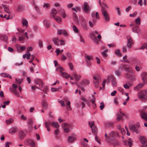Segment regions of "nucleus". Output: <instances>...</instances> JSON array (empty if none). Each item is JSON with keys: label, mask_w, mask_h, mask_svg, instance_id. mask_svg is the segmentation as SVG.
Returning a JSON list of instances; mask_svg holds the SVG:
<instances>
[{"label": "nucleus", "mask_w": 147, "mask_h": 147, "mask_svg": "<svg viewBox=\"0 0 147 147\" xmlns=\"http://www.w3.org/2000/svg\"><path fill=\"white\" fill-rule=\"evenodd\" d=\"M98 32L97 31H94L90 34V38L93 42L96 44H97L100 41V39L101 38V36L100 34L98 35L97 38L96 35L98 34Z\"/></svg>", "instance_id": "nucleus-1"}, {"label": "nucleus", "mask_w": 147, "mask_h": 147, "mask_svg": "<svg viewBox=\"0 0 147 147\" xmlns=\"http://www.w3.org/2000/svg\"><path fill=\"white\" fill-rule=\"evenodd\" d=\"M119 137L118 133L115 131H112L109 132L108 137L106 140L107 142L111 143V142L116 139Z\"/></svg>", "instance_id": "nucleus-2"}, {"label": "nucleus", "mask_w": 147, "mask_h": 147, "mask_svg": "<svg viewBox=\"0 0 147 147\" xmlns=\"http://www.w3.org/2000/svg\"><path fill=\"white\" fill-rule=\"evenodd\" d=\"M56 70L61 73V75L64 78H67L70 77V75H68L66 73L62 72L63 71H64V69L61 67H58L56 69Z\"/></svg>", "instance_id": "nucleus-3"}, {"label": "nucleus", "mask_w": 147, "mask_h": 147, "mask_svg": "<svg viewBox=\"0 0 147 147\" xmlns=\"http://www.w3.org/2000/svg\"><path fill=\"white\" fill-rule=\"evenodd\" d=\"M147 90H141L138 93V95L139 98L145 99L147 98Z\"/></svg>", "instance_id": "nucleus-4"}, {"label": "nucleus", "mask_w": 147, "mask_h": 147, "mask_svg": "<svg viewBox=\"0 0 147 147\" xmlns=\"http://www.w3.org/2000/svg\"><path fill=\"white\" fill-rule=\"evenodd\" d=\"M89 124L91 129L92 133L94 134H97V127L95 126L94 121H89Z\"/></svg>", "instance_id": "nucleus-5"}, {"label": "nucleus", "mask_w": 147, "mask_h": 147, "mask_svg": "<svg viewBox=\"0 0 147 147\" xmlns=\"http://www.w3.org/2000/svg\"><path fill=\"white\" fill-rule=\"evenodd\" d=\"M127 47L128 48L130 49L131 48L132 45L134 44V42L132 38L129 35L127 36Z\"/></svg>", "instance_id": "nucleus-6"}, {"label": "nucleus", "mask_w": 147, "mask_h": 147, "mask_svg": "<svg viewBox=\"0 0 147 147\" xmlns=\"http://www.w3.org/2000/svg\"><path fill=\"white\" fill-rule=\"evenodd\" d=\"M140 127L139 125H130L129 126V128L133 132H135L137 134L138 133V130L139 127Z\"/></svg>", "instance_id": "nucleus-7"}, {"label": "nucleus", "mask_w": 147, "mask_h": 147, "mask_svg": "<svg viewBox=\"0 0 147 147\" xmlns=\"http://www.w3.org/2000/svg\"><path fill=\"white\" fill-rule=\"evenodd\" d=\"M94 80L93 81L94 84L96 88H98L99 86V84L100 80V78L99 76L94 77Z\"/></svg>", "instance_id": "nucleus-8"}, {"label": "nucleus", "mask_w": 147, "mask_h": 147, "mask_svg": "<svg viewBox=\"0 0 147 147\" xmlns=\"http://www.w3.org/2000/svg\"><path fill=\"white\" fill-rule=\"evenodd\" d=\"M102 13L105 21L106 22L109 21L110 20V16L108 12L107 11L106 12L104 11Z\"/></svg>", "instance_id": "nucleus-9"}, {"label": "nucleus", "mask_w": 147, "mask_h": 147, "mask_svg": "<svg viewBox=\"0 0 147 147\" xmlns=\"http://www.w3.org/2000/svg\"><path fill=\"white\" fill-rule=\"evenodd\" d=\"M83 11L86 13H88L90 11L88 3L86 2L84 3Z\"/></svg>", "instance_id": "nucleus-10"}, {"label": "nucleus", "mask_w": 147, "mask_h": 147, "mask_svg": "<svg viewBox=\"0 0 147 147\" xmlns=\"http://www.w3.org/2000/svg\"><path fill=\"white\" fill-rule=\"evenodd\" d=\"M34 82L35 84H38L40 86L42 87L44 85V82L39 78L35 79L34 80Z\"/></svg>", "instance_id": "nucleus-11"}, {"label": "nucleus", "mask_w": 147, "mask_h": 147, "mask_svg": "<svg viewBox=\"0 0 147 147\" xmlns=\"http://www.w3.org/2000/svg\"><path fill=\"white\" fill-rule=\"evenodd\" d=\"M109 79L112 80V86L113 87H116L117 85L116 79L115 78H113L112 76H110L108 77V80H109Z\"/></svg>", "instance_id": "nucleus-12"}, {"label": "nucleus", "mask_w": 147, "mask_h": 147, "mask_svg": "<svg viewBox=\"0 0 147 147\" xmlns=\"http://www.w3.org/2000/svg\"><path fill=\"white\" fill-rule=\"evenodd\" d=\"M139 140L142 144H145L147 143V139L144 136H141L139 138Z\"/></svg>", "instance_id": "nucleus-13"}, {"label": "nucleus", "mask_w": 147, "mask_h": 147, "mask_svg": "<svg viewBox=\"0 0 147 147\" xmlns=\"http://www.w3.org/2000/svg\"><path fill=\"white\" fill-rule=\"evenodd\" d=\"M127 65H122V67H121V68H123L125 71L127 72L132 73V71L130 69V68L129 67H127L126 66Z\"/></svg>", "instance_id": "nucleus-14"}, {"label": "nucleus", "mask_w": 147, "mask_h": 147, "mask_svg": "<svg viewBox=\"0 0 147 147\" xmlns=\"http://www.w3.org/2000/svg\"><path fill=\"white\" fill-rule=\"evenodd\" d=\"M26 135V132L24 131H21L19 133L18 136L20 139H23Z\"/></svg>", "instance_id": "nucleus-15"}, {"label": "nucleus", "mask_w": 147, "mask_h": 147, "mask_svg": "<svg viewBox=\"0 0 147 147\" xmlns=\"http://www.w3.org/2000/svg\"><path fill=\"white\" fill-rule=\"evenodd\" d=\"M140 113V115L141 118L147 121V114L143 111H141Z\"/></svg>", "instance_id": "nucleus-16"}, {"label": "nucleus", "mask_w": 147, "mask_h": 147, "mask_svg": "<svg viewBox=\"0 0 147 147\" xmlns=\"http://www.w3.org/2000/svg\"><path fill=\"white\" fill-rule=\"evenodd\" d=\"M58 12L60 15L63 18L66 17V15L65 11L61 8H60L58 10Z\"/></svg>", "instance_id": "nucleus-17"}, {"label": "nucleus", "mask_w": 147, "mask_h": 147, "mask_svg": "<svg viewBox=\"0 0 147 147\" xmlns=\"http://www.w3.org/2000/svg\"><path fill=\"white\" fill-rule=\"evenodd\" d=\"M142 80L144 83L147 82V73H143L142 74Z\"/></svg>", "instance_id": "nucleus-18"}, {"label": "nucleus", "mask_w": 147, "mask_h": 147, "mask_svg": "<svg viewBox=\"0 0 147 147\" xmlns=\"http://www.w3.org/2000/svg\"><path fill=\"white\" fill-rule=\"evenodd\" d=\"M63 126L64 127V130L65 132L67 133L69 131V126L68 124L67 123H63Z\"/></svg>", "instance_id": "nucleus-19"}, {"label": "nucleus", "mask_w": 147, "mask_h": 147, "mask_svg": "<svg viewBox=\"0 0 147 147\" xmlns=\"http://www.w3.org/2000/svg\"><path fill=\"white\" fill-rule=\"evenodd\" d=\"M17 130V128L16 127H13L10 129L9 130V132L10 134H13L16 133Z\"/></svg>", "instance_id": "nucleus-20"}, {"label": "nucleus", "mask_w": 147, "mask_h": 147, "mask_svg": "<svg viewBox=\"0 0 147 147\" xmlns=\"http://www.w3.org/2000/svg\"><path fill=\"white\" fill-rule=\"evenodd\" d=\"M72 75L77 81L79 80L81 76V75L77 74L75 72L73 73Z\"/></svg>", "instance_id": "nucleus-21"}, {"label": "nucleus", "mask_w": 147, "mask_h": 147, "mask_svg": "<svg viewBox=\"0 0 147 147\" xmlns=\"http://www.w3.org/2000/svg\"><path fill=\"white\" fill-rule=\"evenodd\" d=\"M132 30L134 32L138 34L140 32V30L139 27L136 25L134 26V27L132 28Z\"/></svg>", "instance_id": "nucleus-22"}, {"label": "nucleus", "mask_w": 147, "mask_h": 147, "mask_svg": "<svg viewBox=\"0 0 147 147\" xmlns=\"http://www.w3.org/2000/svg\"><path fill=\"white\" fill-rule=\"evenodd\" d=\"M8 38V37L6 35H0V39L6 42Z\"/></svg>", "instance_id": "nucleus-23"}, {"label": "nucleus", "mask_w": 147, "mask_h": 147, "mask_svg": "<svg viewBox=\"0 0 147 147\" xmlns=\"http://www.w3.org/2000/svg\"><path fill=\"white\" fill-rule=\"evenodd\" d=\"M55 16H56L54 15H51V17L53 18L58 23H61L62 21L61 18L59 17H57V18H55Z\"/></svg>", "instance_id": "nucleus-24"}, {"label": "nucleus", "mask_w": 147, "mask_h": 147, "mask_svg": "<svg viewBox=\"0 0 147 147\" xmlns=\"http://www.w3.org/2000/svg\"><path fill=\"white\" fill-rule=\"evenodd\" d=\"M26 142L29 145L32 147H34L35 146V143L32 140L27 139Z\"/></svg>", "instance_id": "nucleus-25"}, {"label": "nucleus", "mask_w": 147, "mask_h": 147, "mask_svg": "<svg viewBox=\"0 0 147 147\" xmlns=\"http://www.w3.org/2000/svg\"><path fill=\"white\" fill-rule=\"evenodd\" d=\"M42 107L46 109L48 105L47 101L43 99L42 101Z\"/></svg>", "instance_id": "nucleus-26"}, {"label": "nucleus", "mask_w": 147, "mask_h": 147, "mask_svg": "<svg viewBox=\"0 0 147 147\" xmlns=\"http://www.w3.org/2000/svg\"><path fill=\"white\" fill-rule=\"evenodd\" d=\"M51 125L53 127L57 128H58L59 127V125L58 124V123L54 121H52L51 122Z\"/></svg>", "instance_id": "nucleus-27"}, {"label": "nucleus", "mask_w": 147, "mask_h": 147, "mask_svg": "<svg viewBox=\"0 0 147 147\" xmlns=\"http://www.w3.org/2000/svg\"><path fill=\"white\" fill-rule=\"evenodd\" d=\"M0 75L2 77L9 78L11 79L12 78L11 76L6 73H1L0 74Z\"/></svg>", "instance_id": "nucleus-28"}, {"label": "nucleus", "mask_w": 147, "mask_h": 147, "mask_svg": "<svg viewBox=\"0 0 147 147\" xmlns=\"http://www.w3.org/2000/svg\"><path fill=\"white\" fill-rule=\"evenodd\" d=\"M2 6L3 7L4 11L8 13H10V11L7 6L6 5L2 4Z\"/></svg>", "instance_id": "nucleus-29"}, {"label": "nucleus", "mask_w": 147, "mask_h": 147, "mask_svg": "<svg viewBox=\"0 0 147 147\" xmlns=\"http://www.w3.org/2000/svg\"><path fill=\"white\" fill-rule=\"evenodd\" d=\"M76 140V138L74 137L70 136L68 138V141L70 143H73Z\"/></svg>", "instance_id": "nucleus-30"}, {"label": "nucleus", "mask_w": 147, "mask_h": 147, "mask_svg": "<svg viewBox=\"0 0 147 147\" xmlns=\"http://www.w3.org/2000/svg\"><path fill=\"white\" fill-rule=\"evenodd\" d=\"M16 10L18 12L22 11L24 10V7L23 6L20 5L17 8Z\"/></svg>", "instance_id": "nucleus-31"}, {"label": "nucleus", "mask_w": 147, "mask_h": 147, "mask_svg": "<svg viewBox=\"0 0 147 147\" xmlns=\"http://www.w3.org/2000/svg\"><path fill=\"white\" fill-rule=\"evenodd\" d=\"M52 40L56 45H59V39L57 38H52Z\"/></svg>", "instance_id": "nucleus-32"}, {"label": "nucleus", "mask_w": 147, "mask_h": 147, "mask_svg": "<svg viewBox=\"0 0 147 147\" xmlns=\"http://www.w3.org/2000/svg\"><path fill=\"white\" fill-rule=\"evenodd\" d=\"M45 122L44 123V124H45V127L46 128H50V125H51V123L50 121H46L45 120Z\"/></svg>", "instance_id": "nucleus-33"}, {"label": "nucleus", "mask_w": 147, "mask_h": 147, "mask_svg": "<svg viewBox=\"0 0 147 147\" xmlns=\"http://www.w3.org/2000/svg\"><path fill=\"white\" fill-rule=\"evenodd\" d=\"M22 24L23 26L27 27L28 26V22L25 19L22 18Z\"/></svg>", "instance_id": "nucleus-34"}, {"label": "nucleus", "mask_w": 147, "mask_h": 147, "mask_svg": "<svg viewBox=\"0 0 147 147\" xmlns=\"http://www.w3.org/2000/svg\"><path fill=\"white\" fill-rule=\"evenodd\" d=\"M133 141L131 138H129L128 140V143L129 147H131L133 145Z\"/></svg>", "instance_id": "nucleus-35"}, {"label": "nucleus", "mask_w": 147, "mask_h": 147, "mask_svg": "<svg viewBox=\"0 0 147 147\" xmlns=\"http://www.w3.org/2000/svg\"><path fill=\"white\" fill-rule=\"evenodd\" d=\"M89 81L87 80H84L82 82V84L83 85H87L89 84Z\"/></svg>", "instance_id": "nucleus-36"}, {"label": "nucleus", "mask_w": 147, "mask_h": 147, "mask_svg": "<svg viewBox=\"0 0 147 147\" xmlns=\"http://www.w3.org/2000/svg\"><path fill=\"white\" fill-rule=\"evenodd\" d=\"M43 23L45 26L47 28H48L49 27L50 24L47 20H44L43 21Z\"/></svg>", "instance_id": "nucleus-37"}, {"label": "nucleus", "mask_w": 147, "mask_h": 147, "mask_svg": "<svg viewBox=\"0 0 147 147\" xmlns=\"http://www.w3.org/2000/svg\"><path fill=\"white\" fill-rule=\"evenodd\" d=\"M120 50L118 49L116 50L115 51V53L116 55L119 57H121L122 55V54L120 53Z\"/></svg>", "instance_id": "nucleus-38"}, {"label": "nucleus", "mask_w": 147, "mask_h": 147, "mask_svg": "<svg viewBox=\"0 0 147 147\" xmlns=\"http://www.w3.org/2000/svg\"><path fill=\"white\" fill-rule=\"evenodd\" d=\"M23 80L22 79H20L18 78L16 79V83L19 84H20L22 82Z\"/></svg>", "instance_id": "nucleus-39"}, {"label": "nucleus", "mask_w": 147, "mask_h": 147, "mask_svg": "<svg viewBox=\"0 0 147 147\" xmlns=\"http://www.w3.org/2000/svg\"><path fill=\"white\" fill-rule=\"evenodd\" d=\"M135 21L137 25H140L141 22L140 17H138L136 19Z\"/></svg>", "instance_id": "nucleus-40"}, {"label": "nucleus", "mask_w": 147, "mask_h": 147, "mask_svg": "<svg viewBox=\"0 0 147 147\" xmlns=\"http://www.w3.org/2000/svg\"><path fill=\"white\" fill-rule=\"evenodd\" d=\"M106 125L109 127H113L114 126V124L112 122H108L107 123Z\"/></svg>", "instance_id": "nucleus-41"}, {"label": "nucleus", "mask_w": 147, "mask_h": 147, "mask_svg": "<svg viewBox=\"0 0 147 147\" xmlns=\"http://www.w3.org/2000/svg\"><path fill=\"white\" fill-rule=\"evenodd\" d=\"M25 37L24 35H22L21 36L19 37V39L21 42H22L25 39Z\"/></svg>", "instance_id": "nucleus-42"}, {"label": "nucleus", "mask_w": 147, "mask_h": 147, "mask_svg": "<svg viewBox=\"0 0 147 147\" xmlns=\"http://www.w3.org/2000/svg\"><path fill=\"white\" fill-rule=\"evenodd\" d=\"M72 28L74 32L76 33H78L79 32L77 28L75 26H72Z\"/></svg>", "instance_id": "nucleus-43"}, {"label": "nucleus", "mask_w": 147, "mask_h": 147, "mask_svg": "<svg viewBox=\"0 0 147 147\" xmlns=\"http://www.w3.org/2000/svg\"><path fill=\"white\" fill-rule=\"evenodd\" d=\"M134 63L136 65H139L140 64V63L139 60L136 59L134 61Z\"/></svg>", "instance_id": "nucleus-44"}, {"label": "nucleus", "mask_w": 147, "mask_h": 147, "mask_svg": "<svg viewBox=\"0 0 147 147\" xmlns=\"http://www.w3.org/2000/svg\"><path fill=\"white\" fill-rule=\"evenodd\" d=\"M66 55L69 59H73V57L71 56V54L69 52H67L66 53Z\"/></svg>", "instance_id": "nucleus-45"}, {"label": "nucleus", "mask_w": 147, "mask_h": 147, "mask_svg": "<svg viewBox=\"0 0 147 147\" xmlns=\"http://www.w3.org/2000/svg\"><path fill=\"white\" fill-rule=\"evenodd\" d=\"M63 35L65 36H68V34L66 31L64 30H62V34Z\"/></svg>", "instance_id": "nucleus-46"}, {"label": "nucleus", "mask_w": 147, "mask_h": 147, "mask_svg": "<svg viewBox=\"0 0 147 147\" xmlns=\"http://www.w3.org/2000/svg\"><path fill=\"white\" fill-rule=\"evenodd\" d=\"M13 92L15 93V94L17 96L19 97L20 96V94L19 93L17 92L16 90H13Z\"/></svg>", "instance_id": "nucleus-47"}, {"label": "nucleus", "mask_w": 147, "mask_h": 147, "mask_svg": "<svg viewBox=\"0 0 147 147\" xmlns=\"http://www.w3.org/2000/svg\"><path fill=\"white\" fill-rule=\"evenodd\" d=\"M143 86V85L142 84H139L135 88L137 90H139Z\"/></svg>", "instance_id": "nucleus-48"}, {"label": "nucleus", "mask_w": 147, "mask_h": 147, "mask_svg": "<svg viewBox=\"0 0 147 147\" xmlns=\"http://www.w3.org/2000/svg\"><path fill=\"white\" fill-rule=\"evenodd\" d=\"M33 123V121L31 119H30L28 120V123L30 126H32Z\"/></svg>", "instance_id": "nucleus-49"}, {"label": "nucleus", "mask_w": 147, "mask_h": 147, "mask_svg": "<svg viewBox=\"0 0 147 147\" xmlns=\"http://www.w3.org/2000/svg\"><path fill=\"white\" fill-rule=\"evenodd\" d=\"M74 13V18L75 19L76 21V22L78 23L79 22V20L78 19L77 15L76 14L74 13Z\"/></svg>", "instance_id": "nucleus-50"}, {"label": "nucleus", "mask_w": 147, "mask_h": 147, "mask_svg": "<svg viewBox=\"0 0 147 147\" xmlns=\"http://www.w3.org/2000/svg\"><path fill=\"white\" fill-rule=\"evenodd\" d=\"M86 58L88 60V61H87V62L88 63V64L90 65V59H91V57H90L88 55H87L86 56Z\"/></svg>", "instance_id": "nucleus-51"}, {"label": "nucleus", "mask_w": 147, "mask_h": 147, "mask_svg": "<svg viewBox=\"0 0 147 147\" xmlns=\"http://www.w3.org/2000/svg\"><path fill=\"white\" fill-rule=\"evenodd\" d=\"M70 102L69 101H68L67 102V104L66 105V107H67V108L68 109H70V110H71V108L70 107Z\"/></svg>", "instance_id": "nucleus-52"}, {"label": "nucleus", "mask_w": 147, "mask_h": 147, "mask_svg": "<svg viewBox=\"0 0 147 147\" xmlns=\"http://www.w3.org/2000/svg\"><path fill=\"white\" fill-rule=\"evenodd\" d=\"M38 44L40 48H42L43 47L42 42L40 40H39L38 41Z\"/></svg>", "instance_id": "nucleus-53"}, {"label": "nucleus", "mask_w": 147, "mask_h": 147, "mask_svg": "<svg viewBox=\"0 0 147 147\" xmlns=\"http://www.w3.org/2000/svg\"><path fill=\"white\" fill-rule=\"evenodd\" d=\"M115 74L119 77H120L121 75V72L119 70H117L115 71Z\"/></svg>", "instance_id": "nucleus-54"}, {"label": "nucleus", "mask_w": 147, "mask_h": 147, "mask_svg": "<svg viewBox=\"0 0 147 147\" xmlns=\"http://www.w3.org/2000/svg\"><path fill=\"white\" fill-rule=\"evenodd\" d=\"M51 12L52 13L56 14L57 13V11L56 9L54 8H53L51 10Z\"/></svg>", "instance_id": "nucleus-55"}, {"label": "nucleus", "mask_w": 147, "mask_h": 147, "mask_svg": "<svg viewBox=\"0 0 147 147\" xmlns=\"http://www.w3.org/2000/svg\"><path fill=\"white\" fill-rule=\"evenodd\" d=\"M105 107L104 105V103L103 102H102L100 103V109L102 110Z\"/></svg>", "instance_id": "nucleus-56"}, {"label": "nucleus", "mask_w": 147, "mask_h": 147, "mask_svg": "<svg viewBox=\"0 0 147 147\" xmlns=\"http://www.w3.org/2000/svg\"><path fill=\"white\" fill-rule=\"evenodd\" d=\"M27 55H26V57L27 59H29L30 58V57L31 55L30 53L29 52H27Z\"/></svg>", "instance_id": "nucleus-57"}, {"label": "nucleus", "mask_w": 147, "mask_h": 147, "mask_svg": "<svg viewBox=\"0 0 147 147\" xmlns=\"http://www.w3.org/2000/svg\"><path fill=\"white\" fill-rule=\"evenodd\" d=\"M121 131L122 135H125V129L123 128L121 129Z\"/></svg>", "instance_id": "nucleus-58"}, {"label": "nucleus", "mask_w": 147, "mask_h": 147, "mask_svg": "<svg viewBox=\"0 0 147 147\" xmlns=\"http://www.w3.org/2000/svg\"><path fill=\"white\" fill-rule=\"evenodd\" d=\"M137 13L136 12H134L132 14H130L129 16L132 17H134L137 15Z\"/></svg>", "instance_id": "nucleus-59"}, {"label": "nucleus", "mask_w": 147, "mask_h": 147, "mask_svg": "<svg viewBox=\"0 0 147 147\" xmlns=\"http://www.w3.org/2000/svg\"><path fill=\"white\" fill-rule=\"evenodd\" d=\"M147 47V45L146 43H144L143 46L140 49H144L146 48Z\"/></svg>", "instance_id": "nucleus-60"}, {"label": "nucleus", "mask_w": 147, "mask_h": 147, "mask_svg": "<svg viewBox=\"0 0 147 147\" xmlns=\"http://www.w3.org/2000/svg\"><path fill=\"white\" fill-rule=\"evenodd\" d=\"M131 76V75L130 74H129L128 73H126L125 74V77L127 79H129L130 78Z\"/></svg>", "instance_id": "nucleus-61"}, {"label": "nucleus", "mask_w": 147, "mask_h": 147, "mask_svg": "<svg viewBox=\"0 0 147 147\" xmlns=\"http://www.w3.org/2000/svg\"><path fill=\"white\" fill-rule=\"evenodd\" d=\"M131 85V84H129V85L127 84L124 85V88L126 89H129V86Z\"/></svg>", "instance_id": "nucleus-62"}, {"label": "nucleus", "mask_w": 147, "mask_h": 147, "mask_svg": "<svg viewBox=\"0 0 147 147\" xmlns=\"http://www.w3.org/2000/svg\"><path fill=\"white\" fill-rule=\"evenodd\" d=\"M55 52L56 53L57 55H59L61 53L60 50L59 48L57 49Z\"/></svg>", "instance_id": "nucleus-63"}, {"label": "nucleus", "mask_w": 147, "mask_h": 147, "mask_svg": "<svg viewBox=\"0 0 147 147\" xmlns=\"http://www.w3.org/2000/svg\"><path fill=\"white\" fill-rule=\"evenodd\" d=\"M122 52L123 53L126 52H127V50L126 48L125 47H123L122 48Z\"/></svg>", "instance_id": "nucleus-64"}]
</instances>
